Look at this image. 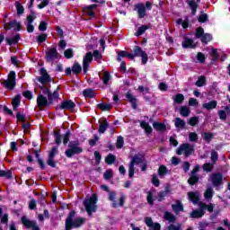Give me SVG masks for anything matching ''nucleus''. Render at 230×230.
Segmentation results:
<instances>
[{
  "instance_id": "1",
  "label": "nucleus",
  "mask_w": 230,
  "mask_h": 230,
  "mask_svg": "<svg viewBox=\"0 0 230 230\" xmlns=\"http://www.w3.org/2000/svg\"><path fill=\"white\" fill-rule=\"evenodd\" d=\"M74 217H75V211H69V214H67V218L66 219V230L79 228L84 224H85V217H77L75 219H73Z\"/></svg>"
},
{
  "instance_id": "2",
  "label": "nucleus",
  "mask_w": 230,
  "mask_h": 230,
  "mask_svg": "<svg viewBox=\"0 0 230 230\" xmlns=\"http://www.w3.org/2000/svg\"><path fill=\"white\" fill-rule=\"evenodd\" d=\"M68 147L69 148L65 151V155L68 158L73 157V155H78L84 152V149L80 147V141L78 140L70 141L68 143Z\"/></svg>"
},
{
  "instance_id": "3",
  "label": "nucleus",
  "mask_w": 230,
  "mask_h": 230,
  "mask_svg": "<svg viewBox=\"0 0 230 230\" xmlns=\"http://www.w3.org/2000/svg\"><path fill=\"white\" fill-rule=\"evenodd\" d=\"M17 75L15 74V71H10V73L7 75V79H1L0 84L5 88L13 91V89H15V85H17Z\"/></svg>"
},
{
  "instance_id": "4",
  "label": "nucleus",
  "mask_w": 230,
  "mask_h": 230,
  "mask_svg": "<svg viewBox=\"0 0 230 230\" xmlns=\"http://www.w3.org/2000/svg\"><path fill=\"white\" fill-rule=\"evenodd\" d=\"M133 10L134 12H137L139 19H145L146 16V10H152V3L150 1L146 2V6L143 3L136 4Z\"/></svg>"
},
{
  "instance_id": "5",
  "label": "nucleus",
  "mask_w": 230,
  "mask_h": 230,
  "mask_svg": "<svg viewBox=\"0 0 230 230\" xmlns=\"http://www.w3.org/2000/svg\"><path fill=\"white\" fill-rule=\"evenodd\" d=\"M40 76H39L37 80L38 82H40V84H42L40 85L39 88L40 89V91H43L46 88V84H51V76L49 75V74H48V70H46V68L44 67H41L40 69Z\"/></svg>"
},
{
  "instance_id": "6",
  "label": "nucleus",
  "mask_w": 230,
  "mask_h": 230,
  "mask_svg": "<svg viewBox=\"0 0 230 230\" xmlns=\"http://www.w3.org/2000/svg\"><path fill=\"white\" fill-rule=\"evenodd\" d=\"M195 152V147L190 143H183L176 150L177 155H184L185 157H190Z\"/></svg>"
},
{
  "instance_id": "7",
  "label": "nucleus",
  "mask_w": 230,
  "mask_h": 230,
  "mask_svg": "<svg viewBox=\"0 0 230 230\" xmlns=\"http://www.w3.org/2000/svg\"><path fill=\"white\" fill-rule=\"evenodd\" d=\"M58 57H59V54H58V51L57 50V47L47 49V51L45 52V58L47 62H55V60H57Z\"/></svg>"
},
{
  "instance_id": "8",
  "label": "nucleus",
  "mask_w": 230,
  "mask_h": 230,
  "mask_svg": "<svg viewBox=\"0 0 230 230\" xmlns=\"http://www.w3.org/2000/svg\"><path fill=\"white\" fill-rule=\"evenodd\" d=\"M75 107L76 104L72 100H64L56 107V111H73Z\"/></svg>"
},
{
  "instance_id": "9",
  "label": "nucleus",
  "mask_w": 230,
  "mask_h": 230,
  "mask_svg": "<svg viewBox=\"0 0 230 230\" xmlns=\"http://www.w3.org/2000/svg\"><path fill=\"white\" fill-rule=\"evenodd\" d=\"M21 225H22V226H25V228L27 229L40 230L39 225H36V221L29 220L27 216L21 217Z\"/></svg>"
},
{
  "instance_id": "10",
  "label": "nucleus",
  "mask_w": 230,
  "mask_h": 230,
  "mask_svg": "<svg viewBox=\"0 0 230 230\" xmlns=\"http://www.w3.org/2000/svg\"><path fill=\"white\" fill-rule=\"evenodd\" d=\"M12 28H16V31H21V30H22V25H21V22H17V20H13L11 22L4 20V30L8 31L12 30Z\"/></svg>"
},
{
  "instance_id": "11",
  "label": "nucleus",
  "mask_w": 230,
  "mask_h": 230,
  "mask_svg": "<svg viewBox=\"0 0 230 230\" xmlns=\"http://www.w3.org/2000/svg\"><path fill=\"white\" fill-rule=\"evenodd\" d=\"M133 53L135 54V57H141L142 58V64L145 66L146 62H148V54H146V51L143 50L141 47L135 46L133 49Z\"/></svg>"
},
{
  "instance_id": "12",
  "label": "nucleus",
  "mask_w": 230,
  "mask_h": 230,
  "mask_svg": "<svg viewBox=\"0 0 230 230\" xmlns=\"http://www.w3.org/2000/svg\"><path fill=\"white\" fill-rule=\"evenodd\" d=\"M213 186L218 188L224 182V175L221 172H215L210 176Z\"/></svg>"
},
{
  "instance_id": "13",
  "label": "nucleus",
  "mask_w": 230,
  "mask_h": 230,
  "mask_svg": "<svg viewBox=\"0 0 230 230\" xmlns=\"http://www.w3.org/2000/svg\"><path fill=\"white\" fill-rule=\"evenodd\" d=\"M37 105H38L40 111H42V109H44V107H49V105H51V103H49V100L46 96L40 94L37 97Z\"/></svg>"
},
{
  "instance_id": "14",
  "label": "nucleus",
  "mask_w": 230,
  "mask_h": 230,
  "mask_svg": "<svg viewBox=\"0 0 230 230\" xmlns=\"http://www.w3.org/2000/svg\"><path fill=\"white\" fill-rule=\"evenodd\" d=\"M125 96L128 102L131 104V108L134 111H137V104L139 103V100H137V98L134 94H132V93L130 92H127Z\"/></svg>"
},
{
  "instance_id": "15",
  "label": "nucleus",
  "mask_w": 230,
  "mask_h": 230,
  "mask_svg": "<svg viewBox=\"0 0 230 230\" xmlns=\"http://www.w3.org/2000/svg\"><path fill=\"white\" fill-rule=\"evenodd\" d=\"M19 40H21L20 33H16L12 38H10V37L5 38V42L8 46H16V44H19Z\"/></svg>"
},
{
  "instance_id": "16",
  "label": "nucleus",
  "mask_w": 230,
  "mask_h": 230,
  "mask_svg": "<svg viewBox=\"0 0 230 230\" xmlns=\"http://www.w3.org/2000/svg\"><path fill=\"white\" fill-rule=\"evenodd\" d=\"M182 48L185 49H195L197 48V43L190 38H185L184 41L181 43Z\"/></svg>"
},
{
  "instance_id": "17",
  "label": "nucleus",
  "mask_w": 230,
  "mask_h": 230,
  "mask_svg": "<svg viewBox=\"0 0 230 230\" xmlns=\"http://www.w3.org/2000/svg\"><path fill=\"white\" fill-rule=\"evenodd\" d=\"M190 202H200V192L199 190L188 192Z\"/></svg>"
},
{
  "instance_id": "18",
  "label": "nucleus",
  "mask_w": 230,
  "mask_h": 230,
  "mask_svg": "<svg viewBox=\"0 0 230 230\" xmlns=\"http://www.w3.org/2000/svg\"><path fill=\"white\" fill-rule=\"evenodd\" d=\"M192 204L199 206V208L194 209V211H206V210H208V212H209V213L213 212V205L212 204H209V205H206L205 203H192Z\"/></svg>"
},
{
  "instance_id": "19",
  "label": "nucleus",
  "mask_w": 230,
  "mask_h": 230,
  "mask_svg": "<svg viewBox=\"0 0 230 230\" xmlns=\"http://www.w3.org/2000/svg\"><path fill=\"white\" fill-rule=\"evenodd\" d=\"M60 85H58L53 93H49V103H53V100H58L60 98Z\"/></svg>"
},
{
  "instance_id": "20",
  "label": "nucleus",
  "mask_w": 230,
  "mask_h": 230,
  "mask_svg": "<svg viewBox=\"0 0 230 230\" xmlns=\"http://www.w3.org/2000/svg\"><path fill=\"white\" fill-rule=\"evenodd\" d=\"M199 181H200V176H199V174H192L190 172L189 179L187 181L190 186H195V184H199Z\"/></svg>"
},
{
  "instance_id": "21",
  "label": "nucleus",
  "mask_w": 230,
  "mask_h": 230,
  "mask_svg": "<svg viewBox=\"0 0 230 230\" xmlns=\"http://www.w3.org/2000/svg\"><path fill=\"white\" fill-rule=\"evenodd\" d=\"M83 96L85 99L93 100V98H96V92L93 88H86L83 91Z\"/></svg>"
},
{
  "instance_id": "22",
  "label": "nucleus",
  "mask_w": 230,
  "mask_h": 230,
  "mask_svg": "<svg viewBox=\"0 0 230 230\" xmlns=\"http://www.w3.org/2000/svg\"><path fill=\"white\" fill-rule=\"evenodd\" d=\"M140 127H141V128H143L145 130L146 136H150V134H152V132H154L152 126L145 120L140 121Z\"/></svg>"
},
{
  "instance_id": "23",
  "label": "nucleus",
  "mask_w": 230,
  "mask_h": 230,
  "mask_svg": "<svg viewBox=\"0 0 230 230\" xmlns=\"http://www.w3.org/2000/svg\"><path fill=\"white\" fill-rule=\"evenodd\" d=\"M217 105H218V102L216 100H212L208 102L203 103L202 109H206V111H213V109H217Z\"/></svg>"
},
{
  "instance_id": "24",
  "label": "nucleus",
  "mask_w": 230,
  "mask_h": 230,
  "mask_svg": "<svg viewBox=\"0 0 230 230\" xmlns=\"http://www.w3.org/2000/svg\"><path fill=\"white\" fill-rule=\"evenodd\" d=\"M186 3L191 10V14L197 15V10H199V4H197L195 0H187Z\"/></svg>"
},
{
  "instance_id": "25",
  "label": "nucleus",
  "mask_w": 230,
  "mask_h": 230,
  "mask_svg": "<svg viewBox=\"0 0 230 230\" xmlns=\"http://www.w3.org/2000/svg\"><path fill=\"white\" fill-rule=\"evenodd\" d=\"M85 207V211L87 215L91 216L93 213L96 212V203H83Z\"/></svg>"
},
{
  "instance_id": "26",
  "label": "nucleus",
  "mask_w": 230,
  "mask_h": 230,
  "mask_svg": "<svg viewBox=\"0 0 230 230\" xmlns=\"http://www.w3.org/2000/svg\"><path fill=\"white\" fill-rule=\"evenodd\" d=\"M171 188L172 186L170 185H167L165 188H164V190H162L158 193V201L159 202H163V200H164V197H166L168 195V193H170L171 191Z\"/></svg>"
},
{
  "instance_id": "27",
  "label": "nucleus",
  "mask_w": 230,
  "mask_h": 230,
  "mask_svg": "<svg viewBox=\"0 0 230 230\" xmlns=\"http://www.w3.org/2000/svg\"><path fill=\"white\" fill-rule=\"evenodd\" d=\"M174 126L176 128H179L180 130H183V128H186V121L177 117L174 119Z\"/></svg>"
},
{
  "instance_id": "28",
  "label": "nucleus",
  "mask_w": 230,
  "mask_h": 230,
  "mask_svg": "<svg viewBox=\"0 0 230 230\" xmlns=\"http://www.w3.org/2000/svg\"><path fill=\"white\" fill-rule=\"evenodd\" d=\"M99 134H105V131L109 128V122L107 121V119H103L102 122L99 120Z\"/></svg>"
},
{
  "instance_id": "29",
  "label": "nucleus",
  "mask_w": 230,
  "mask_h": 230,
  "mask_svg": "<svg viewBox=\"0 0 230 230\" xmlns=\"http://www.w3.org/2000/svg\"><path fill=\"white\" fill-rule=\"evenodd\" d=\"M54 136V141L56 143V145H62V135H61V130L58 129V130H54L53 133Z\"/></svg>"
},
{
  "instance_id": "30",
  "label": "nucleus",
  "mask_w": 230,
  "mask_h": 230,
  "mask_svg": "<svg viewBox=\"0 0 230 230\" xmlns=\"http://www.w3.org/2000/svg\"><path fill=\"white\" fill-rule=\"evenodd\" d=\"M153 128L158 132H164V130H166V124L163 122H154Z\"/></svg>"
},
{
  "instance_id": "31",
  "label": "nucleus",
  "mask_w": 230,
  "mask_h": 230,
  "mask_svg": "<svg viewBox=\"0 0 230 230\" xmlns=\"http://www.w3.org/2000/svg\"><path fill=\"white\" fill-rule=\"evenodd\" d=\"M201 137H203L206 143H211V141H213V139L215 138V134H213L212 132H204L201 135Z\"/></svg>"
},
{
  "instance_id": "32",
  "label": "nucleus",
  "mask_w": 230,
  "mask_h": 230,
  "mask_svg": "<svg viewBox=\"0 0 230 230\" xmlns=\"http://www.w3.org/2000/svg\"><path fill=\"white\" fill-rule=\"evenodd\" d=\"M180 114L183 118H188V116L191 114V111L190 110V108H188V106H181L180 108Z\"/></svg>"
},
{
  "instance_id": "33",
  "label": "nucleus",
  "mask_w": 230,
  "mask_h": 230,
  "mask_svg": "<svg viewBox=\"0 0 230 230\" xmlns=\"http://www.w3.org/2000/svg\"><path fill=\"white\" fill-rule=\"evenodd\" d=\"M97 109H100L102 111L111 112V109H112V105L105 102H102L97 104Z\"/></svg>"
},
{
  "instance_id": "34",
  "label": "nucleus",
  "mask_w": 230,
  "mask_h": 230,
  "mask_svg": "<svg viewBox=\"0 0 230 230\" xmlns=\"http://www.w3.org/2000/svg\"><path fill=\"white\" fill-rule=\"evenodd\" d=\"M201 43L207 45L208 42L213 40V36L210 33H205L200 38Z\"/></svg>"
},
{
  "instance_id": "35",
  "label": "nucleus",
  "mask_w": 230,
  "mask_h": 230,
  "mask_svg": "<svg viewBox=\"0 0 230 230\" xmlns=\"http://www.w3.org/2000/svg\"><path fill=\"white\" fill-rule=\"evenodd\" d=\"M146 30H150V26L141 25L140 27H138L137 32L135 33L136 37H141V35H144V33H146Z\"/></svg>"
},
{
  "instance_id": "36",
  "label": "nucleus",
  "mask_w": 230,
  "mask_h": 230,
  "mask_svg": "<svg viewBox=\"0 0 230 230\" xmlns=\"http://www.w3.org/2000/svg\"><path fill=\"white\" fill-rule=\"evenodd\" d=\"M205 214H206V212L202 211V210H192V212H190V217L191 218H202V217H204Z\"/></svg>"
},
{
  "instance_id": "37",
  "label": "nucleus",
  "mask_w": 230,
  "mask_h": 230,
  "mask_svg": "<svg viewBox=\"0 0 230 230\" xmlns=\"http://www.w3.org/2000/svg\"><path fill=\"white\" fill-rule=\"evenodd\" d=\"M141 163H143V157L136 155L135 156L132 157V160L129 163V165L136 166V164H141Z\"/></svg>"
},
{
  "instance_id": "38",
  "label": "nucleus",
  "mask_w": 230,
  "mask_h": 230,
  "mask_svg": "<svg viewBox=\"0 0 230 230\" xmlns=\"http://www.w3.org/2000/svg\"><path fill=\"white\" fill-rule=\"evenodd\" d=\"M166 173H168V168L166 167V165L164 164L160 165L158 168V175L160 179H163V177H164Z\"/></svg>"
},
{
  "instance_id": "39",
  "label": "nucleus",
  "mask_w": 230,
  "mask_h": 230,
  "mask_svg": "<svg viewBox=\"0 0 230 230\" xmlns=\"http://www.w3.org/2000/svg\"><path fill=\"white\" fill-rule=\"evenodd\" d=\"M35 19H37V13L34 10H31L30 14L27 16V24H33Z\"/></svg>"
},
{
  "instance_id": "40",
  "label": "nucleus",
  "mask_w": 230,
  "mask_h": 230,
  "mask_svg": "<svg viewBox=\"0 0 230 230\" xmlns=\"http://www.w3.org/2000/svg\"><path fill=\"white\" fill-rule=\"evenodd\" d=\"M72 73L74 75H80L82 73V66L78 62L74 63L72 66Z\"/></svg>"
},
{
  "instance_id": "41",
  "label": "nucleus",
  "mask_w": 230,
  "mask_h": 230,
  "mask_svg": "<svg viewBox=\"0 0 230 230\" xmlns=\"http://www.w3.org/2000/svg\"><path fill=\"white\" fill-rule=\"evenodd\" d=\"M206 76L205 75H199L198 77V80L195 83V85L197 87H204V85H206Z\"/></svg>"
},
{
  "instance_id": "42",
  "label": "nucleus",
  "mask_w": 230,
  "mask_h": 230,
  "mask_svg": "<svg viewBox=\"0 0 230 230\" xmlns=\"http://www.w3.org/2000/svg\"><path fill=\"white\" fill-rule=\"evenodd\" d=\"M0 177H4V179H13V175L12 174V171L7 170H0Z\"/></svg>"
},
{
  "instance_id": "43",
  "label": "nucleus",
  "mask_w": 230,
  "mask_h": 230,
  "mask_svg": "<svg viewBox=\"0 0 230 230\" xmlns=\"http://www.w3.org/2000/svg\"><path fill=\"white\" fill-rule=\"evenodd\" d=\"M105 163L106 164H114L116 163V155H112V154H109L106 157H105Z\"/></svg>"
},
{
  "instance_id": "44",
  "label": "nucleus",
  "mask_w": 230,
  "mask_h": 230,
  "mask_svg": "<svg viewBox=\"0 0 230 230\" xmlns=\"http://www.w3.org/2000/svg\"><path fill=\"white\" fill-rule=\"evenodd\" d=\"M213 195H215V191H213L212 188H208L204 193V197L207 200H211Z\"/></svg>"
},
{
  "instance_id": "45",
  "label": "nucleus",
  "mask_w": 230,
  "mask_h": 230,
  "mask_svg": "<svg viewBox=\"0 0 230 230\" xmlns=\"http://www.w3.org/2000/svg\"><path fill=\"white\" fill-rule=\"evenodd\" d=\"M164 220H167L169 223H174L176 221V217L171 212H164Z\"/></svg>"
},
{
  "instance_id": "46",
  "label": "nucleus",
  "mask_w": 230,
  "mask_h": 230,
  "mask_svg": "<svg viewBox=\"0 0 230 230\" xmlns=\"http://www.w3.org/2000/svg\"><path fill=\"white\" fill-rule=\"evenodd\" d=\"M214 166H215V164L213 163H206L203 164V171L207 172V173H209L213 172Z\"/></svg>"
},
{
  "instance_id": "47",
  "label": "nucleus",
  "mask_w": 230,
  "mask_h": 230,
  "mask_svg": "<svg viewBox=\"0 0 230 230\" xmlns=\"http://www.w3.org/2000/svg\"><path fill=\"white\" fill-rule=\"evenodd\" d=\"M173 102H174V103L181 105V103H182V102H184V94L177 93L173 98Z\"/></svg>"
},
{
  "instance_id": "48",
  "label": "nucleus",
  "mask_w": 230,
  "mask_h": 230,
  "mask_svg": "<svg viewBox=\"0 0 230 230\" xmlns=\"http://www.w3.org/2000/svg\"><path fill=\"white\" fill-rule=\"evenodd\" d=\"M124 145H125V139L123 138V137L119 136L117 137L116 148H118L119 150H121Z\"/></svg>"
},
{
  "instance_id": "49",
  "label": "nucleus",
  "mask_w": 230,
  "mask_h": 230,
  "mask_svg": "<svg viewBox=\"0 0 230 230\" xmlns=\"http://www.w3.org/2000/svg\"><path fill=\"white\" fill-rule=\"evenodd\" d=\"M15 8L17 12V15H22L24 13V6L20 2H15Z\"/></svg>"
},
{
  "instance_id": "50",
  "label": "nucleus",
  "mask_w": 230,
  "mask_h": 230,
  "mask_svg": "<svg viewBox=\"0 0 230 230\" xmlns=\"http://www.w3.org/2000/svg\"><path fill=\"white\" fill-rule=\"evenodd\" d=\"M172 207V211H174L175 213L184 211V207L182 206V203H176V204H173Z\"/></svg>"
},
{
  "instance_id": "51",
  "label": "nucleus",
  "mask_w": 230,
  "mask_h": 230,
  "mask_svg": "<svg viewBox=\"0 0 230 230\" xmlns=\"http://www.w3.org/2000/svg\"><path fill=\"white\" fill-rule=\"evenodd\" d=\"M210 57L212 58V62H217V60H218V58H220V55H218V49H212Z\"/></svg>"
},
{
  "instance_id": "52",
  "label": "nucleus",
  "mask_w": 230,
  "mask_h": 230,
  "mask_svg": "<svg viewBox=\"0 0 230 230\" xmlns=\"http://www.w3.org/2000/svg\"><path fill=\"white\" fill-rule=\"evenodd\" d=\"M36 40H37L38 44H42V42H46V40H48V34H46V33L40 34L36 38Z\"/></svg>"
},
{
  "instance_id": "53",
  "label": "nucleus",
  "mask_w": 230,
  "mask_h": 230,
  "mask_svg": "<svg viewBox=\"0 0 230 230\" xmlns=\"http://www.w3.org/2000/svg\"><path fill=\"white\" fill-rule=\"evenodd\" d=\"M189 141L190 143H197L199 141V135L196 132L189 133Z\"/></svg>"
},
{
  "instance_id": "54",
  "label": "nucleus",
  "mask_w": 230,
  "mask_h": 230,
  "mask_svg": "<svg viewBox=\"0 0 230 230\" xmlns=\"http://www.w3.org/2000/svg\"><path fill=\"white\" fill-rule=\"evenodd\" d=\"M111 73H109V71L104 72V75L102 77V83L104 84V85H109V82H111Z\"/></svg>"
},
{
  "instance_id": "55",
  "label": "nucleus",
  "mask_w": 230,
  "mask_h": 230,
  "mask_svg": "<svg viewBox=\"0 0 230 230\" xmlns=\"http://www.w3.org/2000/svg\"><path fill=\"white\" fill-rule=\"evenodd\" d=\"M206 33L204 32V28L202 27H198L195 31V37L196 39H200L203 37Z\"/></svg>"
},
{
  "instance_id": "56",
  "label": "nucleus",
  "mask_w": 230,
  "mask_h": 230,
  "mask_svg": "<svg viewBox=\"0 0 230 230\" xmlns=\"http://www.w3.org/2000/svg\"><path fill=\"white\" fill-rule=\"evenodd\" d=\"M128 53L127 51L125 50H120L119 52H117V62H121V58H125L128 57Z\"/></svg>"
},
{
  "instance_id": "57",
  "label": "nucleus",
  "mask_w": 230,
  "mask_h": 230,
  "mask_svg": "<svg viewBox=\"0 0 230 230\" xmlns=\"http://www.w3.org/2000/svg\"><path fill=\"white\" fill-rule=\"evenodd\" d=\"M188 123L190 125V127H197V125H199V117L197 116L191 117L188 120Z\"/></svg>"
},
{
  "instance_id": "58",
  "label": "nucleus",
  "mask_w": 230,
  "mask_h": 230,
  "mask_svg": "<svg viewBox=\"0 0 230 230\" xmlns=\"http://www.w3.org/2000/svg\"><path fill=\"white\" fill-rule=\"evenodd\" d=\"M65 58H73L75 57V52L73 51V49H67L64 52Z\"/></svg>"
},
{
  "instance_id": "59",
  "label": "nucleus",
  "mask_w": 230,
  "mask_h": 230,
  "mask_svg": "<svg viewBox=\"0 0 230 230\" xmlns=\"http://www.w3.org/2000/svg\"><path fill=\"white\" fill-rule=\"evenodd\" d=\"M71 137V130H67L63 136V145H67L69 143V138Z\"/></svg>"
},
{
  "instance_id": "60",
  "label": "nucleus",
  "mask_w": 230,
  "mask_h": 230,
  "mask_svg": "<svg viewBox=\"0 0 230 230\" xmlns=\"http://www.w3.org/2000/svg\"><path fill=\"white\" fill-rule=\"evenodd\" d=\"M83 62L91 64V62H93V52H87L83 59Z\"/></svg>"
},
{
  "instance_id": "61",
  "label": "nucleus",
  "mask_w": 230,
  "mask_h": 230,
  "mask_svg": "<svg viewBox=\"0 0 230 230\" xmlns=\"http://www.w3.org/2000/svg\"><path fill=\"white\" fill-rule=\"evenodd\" d=\"M83 202H98V195L96 194H92L91 197L86 198Z\"/></svg>"
},
{
  "instance_id": "62",
  "label": "nucleus",
  "mask_w": 230,
  "mask_h": 230,
  "mask_svg": "<svg viewBox=\"0 0 230 230\" xmlns=\"http://www.w3.org/2000/svg\"><path fill=\"white\" fill-rule=\"evenodd\" d=\"M92 55L94 58L95 61L102 60V58H103V56L102 55L100 50H93V53Z\"/></svg>"
},
{
  "instance_id": "63",
  "label": "nucleus",
  "mask_w": 230,
  "mask_h": 230,
  "mask_svg": "<svg viewBox=\"0 0 230 230\" xmlns=\"http://www.w3.org/2000/svg\"><path fill=\"white\" fill-rule=\"evenodd\" d=\"M38 30L40 31H46V30H48V23L45 21H41L40 22V25L38 27Z\"/></svg>"
},
{
  "instance_id": "64",
  "label": "nucleus",
  "mask_w": 230,
  "mask_h": 230,
  "mask_svg": "<svg viewBox=\"0 0 230 230\" xmlns=\"http://www.w3.org/2000/svg\"><path fill=\"white\" fill-rule=\"evenodd\" d=\"M12 105H21V94H17L12 100Z\"/></svg>"
}]
</instances>
